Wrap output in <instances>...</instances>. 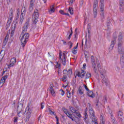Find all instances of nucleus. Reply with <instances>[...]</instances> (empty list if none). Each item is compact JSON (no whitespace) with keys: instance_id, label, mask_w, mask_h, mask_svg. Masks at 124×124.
<instances>
[{"instance_id":"f03ea898","label":"nucleus","mask_w":124,"mask_h":124,"mask_svg":"<svg viewBox=\"0 0 124 124\" xmlns=\"http://www.w3.org/2000/svg\"><path fill=\"white\" fill-rule=\"evenodd\" d=\"M123 34L120 32L118 36V54L120 55V62L122 63H124V47H123Z\"/></svg>"},{"instance_id":"473e14b6","label":"nucleus","mask_w":124,"mask_h":124,"mask_svg":"<svg viewBox=\"0 0 124 124\" xmlns=\"http://www.w3.org/2000/svg\"><path fill=\"white\" fill-rule=\"evenodd\" d=\"M86 74L85 79H89V78H91L92 77V74L90 73H87Z\"/></svg>"},{"instance_id":"864d4df0","label":"nucleus","mask_w":124,"mask_h":124,"mask_svg":"<svg viewBox=\"0 0 124 124\" xmlns=\"http://www.w3.org/2000/svg\"><path fill=\"white\" fill-rule=\"evenodd\" d=\"M44 108V103H41V109Z\"/></svg>"},{"instance_id":"774afa93","label":"nucleus","mask_w":124,"mask_h":124,"mask_svg":"<svg viewBox=\"0 0 124 124\" xmlns=\"http://www.w3.org/2000/svg\"><path fill=\"white\" fill-rule=\"evenodd\" d=\"M86 65H87V64L86 63H84L83 65V68L85 69L86 68Z\"/></svg>"},{"instance_id":"cd10ccee","label":"nucleus","mask_w":124,"mask_h":124,"mask_svg":"<svg viewBox=\"0 0 124 124\" xmlns=\"http://www.w3.org/2000/svg\"><path fill=\"white\" fill-rule=\"evenodd\" d=\"M107 25L108 27H109L110 25H111V19L110 18V17L108 16L107 18Z\"/></svg>"},{"instance_id":"f3484780","label":"nucleus","mask_w":124,"mask_h":124,"mask_svg":"<svg viewBox=\"0 0 124 124\" xmlns=\"http://www.w3.org/2000/svg\"><path fill=\"white\" fill-rule=\"evenodd\" d=\"M63 73L65 75H71V74H72V69H69L68 70H64L63 71Z\"/></svg>"},{"instance_id":"ddd939ff","label":"nucleus","mask_w":124,"mask_h":124,"mask_svg":"<svg viewBox=\"0 0 124 124\" xmlns=\"http://www.w3.org/2000/svg\"><path fill=\"white\" fill-rule=\"evenodd\" d=\"M86 73H86V72L85 71H82L81 72L78 71L77 73V75L78 76V77H81V78H84Z\"/></svg>"},{"instance_id":"423d86ee","label":"nucleus","mask_w":124,"mask_h":124,"mask_svg":"<svg viewBox=\"0 0 124 124\" xmlns=\"http://www.w3.org/2000/svg\"><path fill=\"white\" fill-rule=\"evenodd\" d=\"M38 17H39V13H38V10L35 9L34 11V13L32 15V22L35 25L37 22H38Z\"/></svg>"},{"instance_id":"5701e85b","label":"nucleus","mask_w":124,"mask_h":124,"mask_svg":"<svg viewBox=\"0 0 124 124\" xmlns=\"http://www.w3.org/2000/svg\"><path fill=\"white\" fill-rule=\"evenodd\" d=\"M56 11L55 9V5H52L50 6V10L48 11L49 14H52V13H54Z\"/></svg>"},{"instance_id":"f704fd0d","label":"nucleus","mask_w":124,"mask_h":124,"mask_svg":"<svg viewBox=\"0 0 124 124\" xmlns=\"http://www.w3.org/2000/svg\"><path fill=\"white\" fill-rule=\"evenodd\" d=\"M10 23H11V21H10V20L8 19L7 24L6 25V28L7 29L8 28H9L10 26Z\"/></svg>"},{"instance_id":"338daca9","label":"nucleus","mask_w":124,"mask_h":124,"mask_svg":"<svg viewBox=\"0 0 124 124\" xmlns=\"http://www.w3.org/2000/svg\"><path fill=\"white\" fill-rule=\"evenodd\" d=\"M55 118L56 119V123L59 122V118L58 117V116H57V115H55Z\"/></svg>"},{"instance_id":"c9c22d12","label":"nucleus","mask_w":124,"mask_h":124,"mask_svg":"<svg viewBox=\"0 0 124 124\" xmlns=\"http://www.w3.org/2000/svg\"><path fill=\"white\" fill-rule=\"evenodd\" d=\"M100 73H101V76H102V75L103 76H104V75H105V74L106 73V72L105 70H103L101 71V72H100Z\"/></svg>"},{"instance_id":"c85d7f7f","label":"nucleus","mask_w":124,"mask_h":124,"mask_svg":"<svg viewBox=\"0 0 124 124\" xmlns=\"http://www.w3.org/2000/svg\"><path fill=\"white\" fill-rule=\"evenodd\" d=\"M26 12H27V8L25 7H22L21 9L22 15L24 14V15H25V14H26Z\"/></svg>"},{"instance_id":"0eeeda50","label":"nucleus","mask_w":124,"mask_h":124,"mask_svg":"<svg viewBox=\"0 0 124 124\" xmlns=\"http://www.w3.org/2000/svg\"><path fill=\"white\" fill-rule=\"evenodd\" d=\"M97 5H98V0H94L93 5L94 18H96V16H97Z\"/></svg>"},{"instance_id":"412c9836","label":"nucleus","mask_w":124,"mask_h":124,"mask_svg":"<svg viewBox=\"0 0 124 124\" xmlns=\"http://www.w3.org/2000/svg\"><path fill=\"white\" fill-rule=\"evenodd\" d=\"M113 35H115V36H114V37H113V39L111 41L110 45H113V46H114L115 44L116 43V42L117 41V35H116V33H114Z\"/></svg>"},{"instance_id":"4be33fe9","label":"nucleus","mask_w":124,"mask_h":124,"mask_svg":"<svg viewBox=\"0 0 124 124\" xmlns=\"http://www.w3.org/2000/svg\"><path fill=\"white\" fill-rule=\"evenodd\" d=\"M120 6L121 12H124V8H123V6H124V0H120Z\"/></svg>"},{"instance_id":"4d7b16f0","label":"nucleus","mask_w":124,"mask_h":124,"mask_svg":"<svg viewBox=\"0 0 124 124\" xmlns=\"http://www.w3.org/2000/svg\"><path fill=\"white\" fill-rule=\"evenodd\" d=\"M72 33H73V32H71L70 34H69V35L68 37V40L70 39L71 36L72 35Z\"/></svg>"},{"instance_id":"a19ab883","label":"nucleus","mask_w":124,"mask_h":124,"mask_svg":"<svg viewBox=\"0 0 124 124\" xmlns=\"http://www.w3.org/2000/svg\"><path fill=\"white\" fill-rule=\"evenodd\" d=\"M72 52L73 54H74V55H76V54H77V50H76V49H74L72 48Z\"/></svg>"},{"instance_id":"c03bdc74","label":"nucleus","mask_w":124,"mask_h":124,"mask_svg":"<svg viewBox=\"0 0 124 124\" xmlns=\"http://www.w3.org/2000/svg\"><path fill=\"white\" fill-rule=\"evenodd\" d=\"M1 52H2V51H1L0 52V59L2 60L3 57H4V54H1Z\"/></svg>"},{"instance_id":"680f3d73","label":"nucleus","mask_w":124,"mask_h":124,"mask_svg":"<svg viewBox=\"0 0 124 124\" xmlns=\"http://www.w3.org/2000/svg\"><path fill=\"white\" fill-rule=\"evenodd\" d=\"M78 29L77 28H76L75 30V37H76V34H77V31Z\"/></svg>"},{"instance_id":"a211bd4d","label":"nucleus","mask_w":124,"mask_h":124,"mask_svg":"<svg viewBox=\"0 0 124 124\" xmlns=\"http://www.w3.org/2000/svg\"><path fill=\"white\" fill-rule=\"evenodd\" d=\"M34 3V0H31L30 4L29 5V10L30 12H31L33 10V5Z\"/></svg>"},{"instance_id":"8fccbe9b","label":"nucleus","mask_w":124,"mask_h":124,"mask_svg":"<svg viewBox=\"0 0 124 124\" xmlns=\"http://www.w3.org/2000/svg\"><path fill=\"white\" fill-rule=\"evenodd\" d=\"M49 114H53V115H54V116H56V113H55V112L52 111L51 110H49Z\"/></svg>"},{"instance_id":"39448f33","label":"nucleus","mask_w":124,"mask_h":124,"mask_svg":"<svg viewBox=\"0 0 124 124\" xmlns=\"http://www.w3.org/2000/svg\"><path fill=\"white\" fill-rule=\"evenodd\" d=\"M67 54V51L63 52V55H62V52L59 53V60L63 64V65H65L66 64V60L65 58H66V55Z\"/></svg>"},{"instance_id":"1a4fd4ad","label":"nucleus","mask_w":124,"mask_h":124,"mask_svg":"<svg viewBox=\"0 0 124 124\" xmlns=\"http://www.w3.org/2000/svg\"><path fill=\"white\" fill-rule=\"evenodd\" d=\"M7 77H8V76L5 75L1 78L0 80V88H2V87L3 86V84H4V83H5V80H6V79H7Z\"/></svg>"},{"instance_id":"b1692460","label":"nucleus","mask_w":124,"mask_h":124,"mask_svg":"<svg viewBox=\"0 0 124 124\" xmlns=\"http://www.w3.org/2000/svg\"><path fill=\"white\" fill-rule=\"evenodd\" d=\"M82 90H83V88H82V86H79L78 90V93H79V94H84V92L82 91Z\"/></svg>"},{"instance_id":"aec40b11","label":"nucleus","mask_w":124,"mask_h":124,"mask_svg":"<svg viewBox=\"0 0 124 124\" xmlns=\"http://www.w3.org/2000/svg\"><path fill=\"white\" fill-rule=\"evenodd\" d=\"M87 95L90 96V97H92V98H93L95 96L94 94H93V92L92 91L90 90L87 92Z\"/></svg>"},{"instance_id":"052dcab7","label":"nucleus","mask_w":124,"mask_h":124,"mask_svg":"<svg viewBox=\"0 0 124 124\" xmlns=\"http://www.w3.org/2000/svg\"><path fill=\"white\" fill-rule=\"evenodd\" d=\"M80 3V6H83V3H84V0H81Z\"/></svg>"},{"instance_id":"09e8293b","label":"nucleus","mask_w":124,"mask_h":124,"mask_svg":"<svg viewBox=\"0 0 124 124\" xmlns=\"http://www.w3.org/2000/svg\"><path fill=\"white\" fill-rule=\"evenodd\" d=\"M66 116H67V117H68V118H69V119H72V114H70L69 113H68Z\"/></svg>"},{"instance_id":"72a5a7b5","label":"nucleus","mask_w":124,"mask_h":124,"mask_svg":"<svg viewBox=\"0 0 124 124\" xmlns=\"http://www.w3.org/2000/svg\"><path fill=\"white\" fill-rule=\"evenodd\" d=\"M111 122L113 124H117V121H116V119H115V117H113V116L111 117Z\"/></svg>"},{"instance_id":"f8f14e48","label":"nucleus","mask_w":124,"mask_h":124,"mask_svg":"<svg viewBox=\"0 0 124 124\" xmlns=\"http://www.w3.org/2000/svg\"><path fill=\"white\" fill-rule=\"evenodd\" d=\"M89 110L90 115L92 117H93V118H94L95 117L94 111H93V109L92 107V105L91 104H89Z\"/></svg>"},{"instance_id":"9b49d317","label":"nucleus","mask_w":124,"mask_h":124,"mask_svg":"<svg viewBox=\"0 0 124 124\" xmlns=\"http://www.w3.org/2000/svg\"><path fill=\"white\" fill-rule=\"evenodd\" d=\"M22 110H23V104H20V106H18L17 108V116L18 117H21V115H19V114L21 113Z\"/></svg>"},{"instance_id":"37998d69","label":"nucleus","mask_w":124,"mask_h":124,"mask_svg":"<svg viewBox=\"0 0 124 124\" xmlns=\"http://www.w3.org/2000/svg\"><path fill=\"white\" fill-rule=\"evenodd\" d=\"M84 55L85 56L86 59H87V58H89V52H88V51H86L84 53Z\"/></svg>"},{"instance_id":"e433bc0d","label":"nucleus","mask_w":124,"mask_h":124,"mask_svg":"<svg viewBox=\"0 0 124 124\" xmlns=\"http://www.w3.org/2000/svg\"><path fill=\"white\" fill-rule=\"evenodd\" d=\"M75 113L76 114V116H77L78 117V118H81V114H80V113H79V111H76V112H75Z\"/></svg>"},{"instance_id":"6e6d98bb","label":"nucleus","mask_w":124,"mask_h":124,"mask_svg":"<svg viewBox=\"0 0 124 124\" xmlns=\"http://www.w3.org/2000/svg\"><path fill=\"white\" fill-rule=\"evenodd\" d=\"M113 48H114V45H110L109 46V49L112 51V50H113Z\"/></svg>"},{"instance_id":"6e6552de","label":"nucleus","mask_w":124,"mask_h":124,"mask_svg":"<svg viewBox=\"0 0 124 124\" xmlns=\"http://www.w3.org/2000/svg\"><path fill=\"white\" fill-rule=\"evenodd\" d=\"M91 62L93 71L95 73H96L97 69H96V64H95V59H94V57L93 55L91 56Z\"/></svg>"},{"instance_id":"c756f323","label":"nucleus","mask_w":124,"mask_h":124,"mask_svg":"<svg viewBox=\"0 0 124 124\" xmlns=\"http://www.w3.org/2000/svg\"><path fill=\"white\" fill-rule=\"evenodd\" d=\"M69 109L71 111H72V113H76V111L77 110L75 109V108L72 107H69Z\"/></svg>"},{"instance_id":"a878e982","label":"nucleus","mask_w":124,"mask_h":124,"mask_svg":"<svg viewBox=\"0 0 124 124\" xmlns=\"http://www.w3.org/2000/svg\"><path fill=\"white\" fill-rule=\"evenodd\" d=\"M60 81L66 82V81H67V76L66 75L63 76L62 78H60Z\"/></svg>"},{"instance_id":"a18cd8bd","label":"nucleus","mask_w":124,"mask_h":124,"mask_svg":"<svg viewBox=\"0 0 124 124\" xmlns=\"http://www.w3.org/2000/svg\"><path fill=\"white\" fill-rule=\"evenodd\" d=\"M83 86L84 87L86 91H87V92H89V91H90V89H89V88H88V86H87V85L83 84Z\"/></svg>"},{"instance_id":"7c9ffc66","label":"nucleus","mask_w":124,"mask_h":124,"mask_svg":"<svg viewBox=\"0 0 124 124\" xmlns=\"http://www.w3.org/2000/svg\"><path fill=\"white\" fill-rule=\"evenodd\" d=\"M66 91H67V97H68V98H70L71 97V93L70 92L68 91V90L67 89H66Z\"/></svg>"},{"instance_id":"e2e57ef3","label":"nucleus","mask_w":124,"mask_h":124,"mask_svg":"<svg viewBox=\"0 0 124 124\" xmlns=\"http://www.w3.org/2000/svg\"><path fill=\"white\" fill-rule=\"evenodd\" d=\"M10 13L11 14H13V9L12 8H11L10 10Z\"/></svg>"},{"instance_id":"6ab92c4d","label":"nucleus","mask_w":124,"mask_h":124,"mask_svg":"<svg viewBox=\"0 0 124 124\" xmlns=\"http://www.w3.org/2000/svg\"><path fill=\"white\" fill-rule=\"evenodd\" d=\"M101 78L103 81V83H104L106 86L108 84V79L105 78V77L103 75L101 76Z\"/></svg>"},{"instance_id":"69168bd1","label":"nucleus","mask_w":124,"mask_h":124,"mask_svg":"<svg viewBox=\"0 0 124 124\" xmlns=\"http://www.w3.org/2000/svg\"><path fill=\"white\" fill-rule=\"evenodd\" d=\"M77 48H78V43H77V46H75L74 48H73V49L75 50V49H77Z\"/></svg>"},{"instance_id":"9d476101","label":"nucleus","mask_w":124,"mask_h":124,"mask_svg":"<svg viewBox=\"0 0 124 124\" xmlns=\"http://www.w3.org/2000/svg\"><path fill=\"white\" fill-rule=\"evenodd\" d=\"M8 33H10V30H9V31L7 32V33L6 34V36L5 37L4 41L3 42L4 46H5V45H6L7 41H8V38H9V34Z\"/></svg>"},{"instance_id":"bb28decb","label":"nucleus","mask_w":124,"mask_h":124,"mask_svg":"<svg viewBox=\"0 0 124 124\" xmlns=\"http://www.w3.org/2000/svg\"><path fill=\"white\" fill-rule=\"evenodd\" d=\"M14 30H12L11 32V37H10V40H11V42H12V41H13V40L14 39V38L13 37V35H14Z\"/></svg>"},{"instance_id":"de8ad7c7","label":"nucleus","mask_w":124,"mask_h":124,"mask_svg":"<svg viewBox=\"0 0 124 124\" xmlns=\"http://www.w3.org/2000/svg\"><path fill=\"white\" fill-rule=\"evenodd\" d=\"M96 62H97V66L98 67V68H99V67H100V63H99V62L97 61H96Z\"/></svg>"},{"instance_id":"dca6fc26","label":"nucleus","mask_w":124,"mask_h":124,"mask_svg":"<svg viewBox=\"0 0 124 124\" xmlns=\"http://www.w3.org/2000/svg\"><path fill=\"white\" fill-rule=\"evenodd\" d=\"M88 117L89 116L88 115V108H86L85 109V112H84V121L86 123V124H88V122L87 121L88 120Z\"/></svg>"},{"instance_id":"49530a36","label":"nucleus","mask_w":124,"mask_h":124,"mask_svg":"<svg viewBox=\"0 0 124 124\" xmlns=\"http://www.w3.org/2000/svg\"><path fill=\"white\" fill-rule=\"evenodd\" d=\"M14 119V122L17 123V121H18V118L17 117H15Z\"/></svg>"},{"instance_id":"4468645a","label":"nucleus","mask_w":124,"mask_h":124,"mask_svg":"<svg viewBox=\"0 0 124 124\" xmlns=\"http://www.w3.org/2000/svg\"><path fill=\"white\" fill-rule=\"evenodd\" d=\"M15 63H16V58H12L10 61V64L8 65L9 67H11V66H13V65H14Z\"/></svg>"},{"instance_id":"3c124183","label":"nucleus","mask_w":124,"mask_h":124,"mask_svg":"<svg viewBox=\"0 0 124 124\" xmlns=\"http://www.w3.org/2000/svg\"><path fill=\"white\" fill-rule=\"evenodd\" d=\"M59 12H60V13H61V14H62V15H64V14L65 13H64V12H63V10H60L59 11Z\"/></svg>"},{"instance_id":"13d9d810","label":"nucleus","mask_w":124,"mask_h":124,"mask_svg":"<svg viewBox=\"0 0 124 124\" xmlns=\"http://www.w3.org/2000/svg\"><path fill=\"white\" fill-rule=\"evenodd\" d=\"M60 91L62 92V93H61L62 95H64V91L63 90H62V89H61Z\"/></svg>"},{"instance_id":"0e129e2a","label":"nucleus","mask_w":124,"mask_h":124,"mask_svg":"<svg viewBox=\"0 0 124 124\" xmlns=\"http://www.w3.org/2000/svg\"><path fill=\"white\" fill-rule=\"evenodd\" d=\"M20 22H23L24 21V17L20 16Z\"/></svg>"},{"instance_id":"7ed1b4c3","label":"nucleus","mask_w":124,"mask_h":124,"mask_svg":"<svg viewBox=\"0 0 124 124\" xmlns=\"http://www.w3.org/2000/svg\"><path fill=\"white\" fill-rule=\"evenodd\" d=\"M32 111L30 108V104H28L27 107L25 109V111L24 112L25 115H26V117L25 118V122L27 123L30 121V118H31V112Z\"/></svg>"},{"instance_id":"2f4dec72","label":"nucleus","mask_w":124,"mask_h":124,"mask_svg":"<svg viewBox=\"0 0 124 124\" xmlns=\"http://www.w3.org/2000/svg\"><path fill=\"white\" fill-rule=\"evenodd\" d=\"M68 12H70L71 15H73V8L71 7H69L68 9Z\"/></svg>"},{"instance_id":"393cba45","label":"nucleus","mask_w":124,"mask_h":124,"mask_svg":"<svg viewBox=\"0 0 124 124\" xmlns=\"http://www.w3.org/2000/svg\"><path fill=\"white\" fill-rule=\"evenodd\" d=\"M107 114H109L111 116V117H113V114H112V110L110 109L109 108V106L108 107V108L107 110L106 111Z\"/></svg>"},{"instance_id":"20e7f679","label":"nucleus","mask_w":124,"mask_h":124,"mask_svg":"<svg viewBox=\"0 0 124 124\" xmlns=\"http://www.w3.org/2000/svg\"><path fill=\"white\" fill-rule=\"evenodd\" d=\"M100 14L101 20L103 22V19H105V16H104V0H100Z\"/></svg>"},{"instance_id":"58836bf2","label":"nucleus","mask_w":124,"mask_h":124,"mask_svg":"<svg viewBox=\"0 0 124 124\" xmlns=\"http://www.w3.org/2000/svg\"><path fill=\"white\" fill-rule=\"evenodd\" d=\"M62 109L64 113H65L66 115H67L69 113L66 108H63Z\"/></svg>"},{"instance_id":"ea45409f","label":"nucleus","mask_w":124,"mask_h":124,"mask_svg":"<svg viewBox=\"0 0 124 124\" xmlns=\"http://www.w3.org/2000/svg\"><path fill=\"white\" fill-rule=\"evenodd\" d=\"M123 115H124V113H123V112L121 110H119V112H118V117H122V116H123Z\"/></svg>"},{"instance_id":"79ce46f5","label":"nucleus","mask_w":124,"mask_h":124,"mask_svg":"<svg viewBox=\"0 0 124 124\" xmlns=\"http://www.w3.org/2000/svg\"><path fill=\"white\" fill-rule=\"evenodd\" d=\"M100 119L101 121H102V124H103L104 123V119H103V116H102V114L100 115Z\"/></svg>"},{"instance_id":"2eb2a0df","label":"nucleus","mask_w":124,"mask_h":124,"mask_svg":"<svg viewBox=\"0 0 124 124\" xmlns=\"http://www.w3.org/2000/svg\"><path fill=\"white\" fill-rule=\"evenodd\" d=\"M53 87H54V85H53V83H50V87L49 88V90L52 95L53 96H55V95H56V93H55V91H54V88H53Z\"/></svg>"},{"instance_id":"4c0bfd02","label":"nucleus","mask_w":124,"mask_h":124,"mask_svg":"<svg viewBox=\"0 0 124 124\" xmlns=\"http://www.w3.org/2000/svg\"><path fill=\"white\" fill-rule=\"evenodd\" d=\"M13 16V14L10 13L8 20H10V22H11V20H12Z\"/></svg>"},{"instance_id":"603ef678","label":"nucleus","mask_w":124,"mask_h":124,"mask_svg":"<svg viewBox=\"0 0 124 124\" xmlns=\"http://www.w3.org/2000/svg\"><path fill=\"white\" fill-rule=\"evenodd\" d=\"M19 16H20V12L18 11L16 14V19H19Z\"/></svg>"},{"instance_id":"5fc2aeb1","label":"nucleus","mask_w":124,"mask_h":124,"mask_svg":"<svg viewBox=\"0 0 124 124\" xmlns=\"http://www.w3.org/2000/svg\"><path fill=\"white\" fill-rule=\"evenodd\" d=\"M56 66V67H59L60 68H61V64L57 62Z\"/></svg>"},{"instance_id":"bf43d9fd","label":"nucleus","mask_w":124,"mask_h":124,"mask_svg":"<svg viewBox=\"0 0 124 124\" xmlns=\"http://www.w3.org/2000/svg\"><path fill=\"white\" fill-rule=\"evenodd\" d=\"M75 0H70L69 1V4L70 5H71L73 3V1H74Z\"/></svg>"},{"instance_id":"f257e3e1","label":"nucleus","mask_w":124,"mask_h":124,"mask_svg":"<svg viewBox=\"0 0 124 124\" xmlns=\"http://www.w3.org/2000/svg\"><path fill=\"white\" fill-rule=\"evenodd\" d=\"M30 26V20H28L26 21L24 25V26L22 28V31L19 37L20 41L21 42V46L24 48L26 46V44L29 41V38H30V34L27 32L28 29Z\"/></svg>"}]
</instances>
